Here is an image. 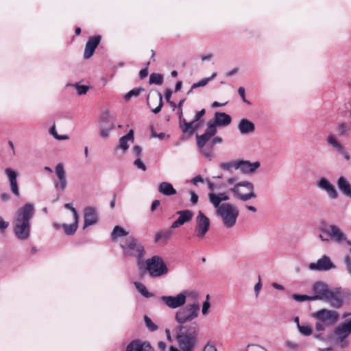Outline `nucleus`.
Here are the masks:
<instances>
[{"instance_id": "obj_1", "label": "nucleus", "mask_w": 351, "mask_h": 351, "mask_svg": "<svg viewBox=\"0 0 351 351\" xmlns=\"http://www.w3.org/2000/svg\"><path fill=\"white\" fill-rule=\"evenodd\" d=\"M34 213L35 207L32 203H25L15 212L12 219V229L19 240L27 241L30 237L32 219Z\"/></svg>"}, {"instance_id": "obj_2", "label": "nucleus", "mask_w": 351, "mask_h": 351, "mask_svg": "<svg viewBox=\"0 0 351 351\" xmlns=\"http://www.w3.org/2000/svg\"><path fill=\"white\" fill-rule=\"evenodd\" d=\"M311 300H324L335 308H339L343 305V297L341 288L332 289L323 282H316L312 286Z\"/></svg>"}, {"instance_id": "obj_3", "label": "nucleus", "mask_w": 351, "mask_h": 351, "mask_svg": "<svg viewBox=\"0 0 351 351\" xmlns=\"http://www.w3.org/2000/svg\"><path fill=\"white\" fill-rule=\"evenodd\" d=\"M311 316L315 320L314 338L321 341L324 340V332L335 325L340 317L337 311L328 308H321L313 312Z\"/></svg>"}, {"instance_id": "obj_4", "label": "nucleus", "mask_w": 351, "mask_h": 351, "mask_svg": "<svg viewBox=\"0 0 351 351\" xmlns=\"http://www.w3.org/2000/svg\"><path fill=\"white\" fill-rule=\"evenodd\" d=\"M187 298L196 300L199 298V293L195 290H184L176 295L162 296L160 299L167 307L176 309L182 308L186 303Z\"/></svg>"}, {"instance_id": "obj_5", "label": "nucleus", "mask_w": 351, "mask_h": 351, "mask_svg": "<svg viewBox=\"0 0 351 351\" xmlns=\"http://www.w3.org/2000/svg\"><path fill=\"white\" fill-rule=\"evenodd\" d=\"M198 331H186L180 332L176 337L179 348L170 346L169 351H193L197 343Z\"/></svg>"}, {"instance_id": "obj_6", "label": "nucleus", "mask_w": 351, "mask_h": 351, "mask_svg": "<svg viewBox=\"0 0 351 351\" xmlns=\"http://www.w3.org/2000/svg\"><path fill=\"white\" fill-rule=\"evenodd\" d=\"M119 244L125 256H134L137 258L138 265L142 263L145 253L144 247L138 243L132 236L120 240Z\"/></svg>"}, {"instance_id": "obj_7", "label": "nucleus", "mask_w": 351, "mask_h": 351, "mask_svg": "<svg viewBox=\"0 0 351 351\" xmlns=\"http://www.w3.org/2000/svg\"><path fill=\"white\" fill-rule=\"evenodd\" d=\"M217 214L220 217L223 225L226 228H232L237 223L239 211L237 206L225 203L217 209Z\"/></svg>"}, {"instance_id": "obj_8", "label": "nucleus", "mask_w": 351, "mask_h": 351, "mask_svg": "<svg viewBox=\"0 0 351 351\" xmlns=\"http://www.w3.org/2000/svg\"><path fill=\"white\" fill-rule=\"evenodd\" d=\"M230 191L233 193L234 197L243 202L256 197L254 184L247 180L236 183L230 189Z\"/></svg>"}, {"instance_id": "obj_9", "label": "nucleus", "mask_w": 351, "mask_h": 351, "mask_svg": "<svg viewBox=\"0 0 351 351\" xmlns=\"http://www.w3.org/2000/svg\"><path fill=\"white\" fill-rule=\"evenodd\" d=\"M199 305L197 302L188 304L179 308L175 313V320L179 324H184L198 317Z\"/></svg>"}, {"instance_id": "obj_10", "label": "nucleus", "mask_w": 351, "mask_h": 351, "mask_svg": "<svg viewBox=\"0 0 351 351\" xmlns=\"http://www.w3.org/2000/svg\"><path fill=\"white\" fill-rule=\"evenodd\" d=\"M146 270L152 278H158L168 274L169 269L162 257L154 256L145 261Z\"/></svg>"}, {"instance_id": "obj_11", "label": "nucleus", "mask_w": 351, "mask_h": 351, "mask_svg": "<svg viewBox=\"0 0 351 351\" xmlns=\"http://www.w3.org/2000/svg\"><path fill=\"white\" fill-rule=\"evenodd\" d=\"M333 333L338 345L341 348L348 347L349 345L348 337L351 335V317L336 326Z\"/></svg>"}, {"instance_id": "obj_12", "label": "nucleus", "mask_w": 351, "mask_h": 351, "mask_svg": "<svg viewBox=\"0 0 351 351\" xmlns=\"http://www.w3.org/2000/svg\"><path fill=\"white\" fill-rule=\"evenodd\" d=\"M210 228V219L201 211L195 217V233L196 236L202 239L205 237Z\"/></svg>"}, {"instance_id": "obj_13", "label": "nucleus", "mask_w": 351, "mask_h": 351, "mask_svg": "<svg viewBox=\"0 0 351 351\" xmlns=\"http://www.w3.org/2000/svg\"><path fill=\"white\" fill-rule=\"evenodd\" d=\"M205 132L201 135H197V145L199 149L200 154L208 160L210 161L214 158V154L212 147H206V143L210 139Z\"/></svg>"}, {"instance_id": "obj_14", "label": "nucleus", "mask_w": 351, "mask_h": 351, "mask_svg": "<svg viewBox=\"0 0 351 351\" xmlns=\"http://www.w3.org/2000/svg\"><path fill=\"white\" fill-rule=\"evenodd\" d=\"M322 232L328 235L330 239L335 241L338 243L346 242L348 245H351V242L347 241L346 234L337 226L330 225L328 229L322 230Z\"/></svg>"}, {"instance_id": "obj_15", "label": "nucleus", "mask_w": 351, "mask_h": 351, "mask_svg": "<svg viewBox=\"0 0 351 351\" xmlns=\"http://www.w3.org/2000/svg\"><path fill=\"white\" fill-rule=\"evenodd\" d=\"M335 267V265L326 255L322 256L315 263H311L308 265V268L313 271H329Z\"/></svg>"}, {"instance_id": "obj_16", "label": "nucleus", "mask_w": 351, "mask_h": 351, "mask_svg": "<svg viewBox=\"0 0 351 351\" xmlns=\"http://www.w3.org/2000/svg\"><path fill=\"white\" fill-rule=\"evenodd\" d=\"M55 173L58 179V181L55 183V188L60 191H64L66 188L67 181L62 163H58L55 167Z\"/></svg>"}, {"instance_id": "obj_17", "label": "nucleus", "mask_w": 351, "mask_h": 351, "mask_svg": "<svg viewBox=\"0 0 351 351\" xmlns=\"http://www.w3.org/2000/svg\"><path fill=\"white\" fill-rule=\"evenodd\" d=\"M261 166V162L255 161L251 162L249 160H238L237 169H239L243 174H252L258 169Z\"/></svg>"}, {"instance_id": "obj_18", "label": "nucleus", "mask_w": 351, "mask_h": 351, "mask_svg": "<svg viewBox=\"0 0 351 351\" xmlns=\"http://www.w3.org/2000/svg\"><path fill=\"white\" fill-rule=\"evenodd\" d=\"M208 199L209 202L216 208L221 206L220 204L223 202H226L230 199V196L228 192L224 191L221 193L212 192L208 194Z\"/></svg>"}, {"instance_id": "obj_19", "label": "nucleus", "mask_w": 351, "mask_h": 351, "mask_svg": "<svg viewBox=\"0 0 351 351\" xmlns=\"http://www.w3.org/2000/svg\"><path fill=\"white\" fill-rule=\"evenodd\" d=\"M5 173L9 180L11 191L13 193L14 195L19 197L20 193L17 182V173L14 169H12L10 168H6L5 169Z\"/></svg>"}, {"instance_id": "obj_20", "label": "nucleus", "mask_w": 351, "mask_h": 351, "mask_svg": "<svg viewBox=\"0 0 351 351\" xmlns=\"http://www.w3.org/2000/svg\"><path fill=\"white\" fill-rule=\"evenodd\" d=\"M317 185L318 188L325 191L331 199H335L338 197V193L335 186L326 178H320Z\"/></svg>"}, {"instance_id": "obj_21", "label": "nucleus", "mask_w": 351, "mask_h": 351, "mask_svg": "<svg viewBox=\"0 0 351 351\" xmlns=\"http://www.w3.org/2000/svg\"><path fill=\"white\" fill-rule=\"evenodd\" d=\"M126 351H153V348L149 343L135 339L126 346Z\"/></svg>"}, {"instance_id": "obj_22", "label": "nucleus", "mask_w": 351, "mask_h": 351, "mask_svg": "<svg viewBox=\"0 0 351 351\" xmlns=\"http://www.w3.org/2000/svg\"><path fill=\"white\" fill-rule=\"evenodd\" d=\"M148 105L154 114H158L163 106L162 95L160 93L152 95L148 98Z\"/></svg>"}, {"instance_id": "obj_23", "label": "nucleus", "mask_w": 351, "mask_h": 351, "mask_svg": "<svg viewBox=\"0 0 351 351\" xmlns=\"http://www.w3.org/2000/svg\"><path fill=\"white\" fill-rule=\"evenodd\" d=\"M100 40L101 37L99 36H95L88 38L84 49V58L88 59L93 55L95 49L100 43Z\"/></svg>"}, {"instance_id": "obj_24", "label": "nucleus", "mask_w": 351, "mask_h": 351, "mask_svg": "<svg viewBox=\"0 0 351 351\" xmlns=\"http://www.w3.org/2000/svg\"><path fill=\"white\" fill-rule=\"evenodd\" d=\"M134 131L133 130H130L127 134L121 136L119 138V145L117 146L116 149H119L121 150L123 154H125L128 151L130 145L134 143Z\"/></svg>"}, {"instance_id": "obj_25", "label": "nucleus", "mask_w": 351, "mask_h": 351, "mask_svg": "<svg viewBox=\"0 0 351 351\" xmlns=\"http://www.w3.org/2000/svg\"><path fill=\"white\" fill-rule=\"evenodd\" d=\"M177 214L179 215L178 218L171 224V228L175 229L178 228L185 223L191 221L193 218V213L189 210L178 211Z\"/></svg>"}, {"instance_id": "obj_26", "label": "nucleus", "mask_w": 351, "mask_h": 351, "mask_svg": "<svg viewBox=\"0 0 351 351\" xmlns=\"http://www.w3.org/2000/svg\"><path fill=\"white\" fill-rule=\"evenodd\" d=\"M231 121L232 118L229 114L221 112H216L213 119V122L219 127L227 126L231 123Z\"/></svg>"}, {"instance_id": "obj_27", "label": "nucleus", "mask_w": 351, "mask_h": 351, "mask_svg": "<svg viewBox=\"0 0 351 351\" xmlns=\"http://www.w3.org/2000/svg\"><path fill=\"white\" fill-rule=\"evenodd\" d=\"M237 128L241 134H247L255 131V125L252 121L244 118L239 121Z\"/></svg>"}, {"instance_id": "obj_28", "label": "nucleus", "mask_w": 351, "mask_h": 351, "mask_svg": "<svg viewBox=\"0 0 351 351\" xmlns=\"http://www.w3.org/2000/svg\"><path fill=\"white\" fill-rule=\"evenodd\" d=\"M84 218V229L89 226L95 224L97 222V215L95 210L91 207H88L85 208Z\"/></svg>"}, {"instance_id": "obj_29", "label": "nucleus", "mask_w": 351, "mask_h": 351, "mask_svg": "<svg viewBox=\"0 0 351 351\" xmlns=\"http://www.w3.org/2000/svg\"><path fill=\"white\" fill-rule=\"evenodd\" d=\"M158 192L165 196H172L176 194L177 191L173 185L168 182H162L158 186Z\"/></svg>"}, {"instance_id": "obj_30", "label": "nucleus", "mask_w": 351, "mask_h": 351, "mask_svg": "<svg viewBox=\"0 0 351 351\" xmlns=\"http://www.w3.org/2000/svg\"><path fill=\"white\" fill-rule=\"evenodd\" d=\"M337 186L343 195L351 198V186L346 178L340 177L337 180Z\"/></svg>"}, {"instance_id": "obj_31", "label": "nucleus", "mask_w": 351, "mask_h": 351, "mask_svg": "<svg viewBox=\"0 0 351 351\" xmlns=\"http://www.w3.org/2000/svg\"><path fill=\"white\" fill-rule=\"evenodd\" d=\"M130 236L129 232L119 226H115L111 233L112 239L114 241H120Z\"/></svg>"}, {"instance_id": "obj_32", "label": "nucleus", "mask_w": 351, "mask_h": 351, "mask_svg": "<svg viewBox=\"0 0 351 351\" xmlns=\"http://www.w3.org/2000/svg\"><path fill=\"white\" fill-rule=\"evenodd\" d=\"M78 226V217L73 218V222L71 224L62 223L61 227L63 228L64 233L67 235L73 234Z\"/></svg>"}, {"instance_id": "obj_33", "label": "nucleus", "mask_w": 351, "mask_h": 351, "mask_svg": "<svg viewBox=\"0 0 351 351\" xmlns=\"http://www.w3.org/2000/svg\"><path fill=\"white\" fill-rule=\"evenodd\" d=\"M327 143L329 145L335 149L341 154L344 153V148L341 144L337 141L335 136L332 134L328 135L326 138Z\"/></svg>"}, {"instance_id": "obj_34", "label": "nucleus", "mask_w": 351, "mask_h": 351, "mask_svg": "<svg viewBox=\"0 0 351 351\" xmlns=\"http://www.w3.org/2000/svg\"><path fill=\"white\" fill-rule=\"evenodd\" d=\"M194 121L187 123L184 119H180V128L184 133L193 134L194 131Z\"/></svg>"}, {"instance_id": "obj_35", "label": "nucleus", "mask_w": 351, "mask_h": 351, "mask_svg": "<svg viewBox=\"0 0 351 351\" xmlns=\"http://www.w3.org/2000/svg\"><path fill=\"white\" fill-rule=\"evenodd\" d=\"M298 330L301 335L305 337L311 335L313 332L312 326L307 322L301 323V326L298 328Z\"/></svg>"}, {"instance_id": "obj_36", "label": "nucleus", "mask_w": 351, "mask_h": 351, "mask_svg": "<svg viewBox=\"0 0 351 351\" xmlns=\"http://www.w3.org/2000/svg\"><path fill=\"white\" fill-rule=\"evenodd\" d=\"M137 291L145 298H149L153 296L152 293H150L146 287L141 282H134V283Z\"/></svg>"}, {"instance_id": "obj_37", "label": "nucleus", "mask_w": 351, "mask_h": 351, "mask_svg": "<svg viewBox=\"0 0 351 351\" xmlns=\"http://www.w3.org/2000/svg\"><path fill=\"white\" fill-rule=\"evenodd\" d=\"M49 134L53 136V137L58 141H65L69 140V136L66 134L64 135H59L58 134V132L56 130V126L53 125L50 129H49Z\"/></svg>"}, {"instance_id": "obj_38", "label": "nucleus", "mask_w": 351, "mask_h": 351, "mask_svg": "<svg viewBox=\"0 0 351 351\" xmlns=\"http://www.w3.org/2000/svg\"><path fill=\"white\" fill-rule=\"evenodd\" d=\"M163 82V76L160 73H152L149 76V83L160 85Z\"/></svg>"}, {"instance_id": "obj_39", "label": "nucleus", "mask_w": 351, "mask_h": 351, "mask_svg": "<svg viewBox=\"0 0 351 351\" xmlns=\"http://www.w3.org/2000/svg\"><path fill=\"white\" fill-rule=\"evenodd\" d=\"M217 126L213 121H209L207 124V128L205 133L210 137L214 136L217 132Z\"/></svg>"}, {"instance_id": "obj_40", "label": "nucleus", "mask_w": 351, "mask_h": 351, "mask_svg": "<svg viewBox=\"0 0 351 351\" xmlns=\"http://www.w3.org/2000/svg\"><path fill=\"white\" fill-rule=\"evenodd\" d=\"M171 232L169 231H160L158 232L155 236V242H159L160 241H167L169 239Z\"/></svg>"}, {"instance_id": "obj_41", "label": "nucleus", "mask_w": 351, "mask_h": 351, "mask_svg": "<svg viewBox=\"0 0 351 351\" xmlns=\"http://www.w3.org/2000/svg\"><path fill=\"white\" fill-rule=\"evenodd\" d=\"M143 90L142 88H134L130 90L124 95V99L125 101H129L132 97H136L139 95L141 92Z\"/></svg>"}, {"instance_id": "obj_42", "label": "nucleus", "mask_w": 351, "mask_h": 351, "mask_svg": "<svg viewBox=\"0 0 351 351\" xmlns=\"http://www.w3.org/2000/svg\"><path fill=\"white\" fill-rule=\"evenodd\" d=\"M144 322L149 330L154 332L158 330V326L154 324L148 316L146 315L144 317Z\"/></svg>"}, {"instance_id": "obj_43", "label": "nucleus", "mask_w": 351, "mask_h": 351, "mask_svg": "<svg viewBox=\"0 0 351 351\" xmlns=\"http://www.w3.org/2000/svg\"><path fill=\"white\" fill-rule=\"evenodd\" d=\"M237 164H238V160L231 161V162L221 163L219 167L221 169H222L223 170L230 171L233 168L237 169Z\"/></svg>"}, {"instance_id": "obj_44", "label": "nucleus", "mask_w": 351, "mask_h": 351, "mask_svg": "<svg viewBox=\"0 0 351 351\" xmlns=\"http://www.w3.org/2000/svg\"><path fill=\"white\" fill-rule=\"evenodd\" d=\"M209 82H210V79H207V77H206V78L202 79L201 80H199V82H197L196 83H194L192 85L191 88L188 92V93H190L193 90V89L206 86Z\"/></svg>"}, {"instance_id": "obj_45", "label": "nucleus", "mask_w": 351, "mask_h": 351, "mask_svg": "<svg viewBox=\"0 0 351 351\" xmlns=\"http://www.w3.org/2000/svg\"><path fill=\"white\" fill-rule=\"evenodd\" d=\"M142 154V148L139 145H134L131 149V154L134 158H140Z\"/></svg>"}, {"instance_id": "obj_46", "label": "nucleus", "mask_w": 351, "mask_h": 351, "mask_svg": "<svg viewBox=\"0 0 351 351\" xmlns=\"http://www.w3.org/2000/svg\"><path fill=\"white\" fill-rule=\"evenodd\" d=\"M210 301L205 300L202 305V313L203 315H206L209 313V310L210 308Z\"/></svg>"}, {"instance_id": "obj_47", "label": "nucleus", "mask_w": 351, "mask_h": 351, "mask_svg": "<svg viewBox=\"0 0 351 351\" xmlns=\"http://www.w3.org/2000/svg\"><path fill=\"white\" fill-rule=\"evenodd\" d=\"M293 298L298 302H303V301H306V300L312 301L311 299V295L295 294L293 295Z\"/></svg>"}, {"instance_id": "obj_48", "label": "nucleus", "mask_w": 351, "mask_h": 351, "mask_svg": "<svg viewBox=\"0 0 351 351\" xmlns=\"http://www.w3.org/2000/svg\"><path fill=\"white\" fill-rule=\"evenodd\" d=\"M88 90V86L86 85H76V90L79 95H85Z\"/></svg>"}, {"instance_id": "obj_49", "label": "nucleus", "mask_w": 351, "mask_h": 351, "mask_svg": "<svg viewBox=\"0 0 351 351\" xmlns=\"http://www.w3.org/2000/svg\"><path fill=\"white\" fill-rule=\"evenodd\" d=\"M64 208L66 209H69L72 213V217L73 218H77L78 215L77 213L76 209L73 206L72 204L71 203H66L64 204Z\"/></svg>"}, {"instance_id": "obj_50", "label": "nucleus", "mask_w": 351, "mask_h": 351, "mask_svg": "<svg viewBox=\"0 0 351 351\" xmlns=\"http://www.w3.org/2000/svg\"><path fill=\"white\" fill-rule=\"evenodd\" d=\"M134 165L138 168L139 169H141L142 171L146 170V167L142 160L140 158H136Z\"/></svg>"}, {"instance_id": "obj_51", "label": "nucleus", "mask_w": 351, "mask_h": 351, "mask_svg": "<svg viewBox=\"0 0 351 351\" xmlns=\"http://www.w3.org/2000/svg\"><path fill=\"white\" fill-rule=\"evenodd\" d=\"M338 130L340 133V135H343L346 133L348 132V125H346V123H342L341 124L339 125L338 126Z\"/></svg>"}, {"instance_id": "obj_52", "label": "nucleus", "mask_w": 351, "mask_h": 351, "mask_svg": "<svg viewBox=\"0 0 351 351\" xmlns=\"http://www.w3.org/2000/svg\"><path fill=\"white\" fill-rule=\"evenodd\" d=\"M112 130V128H103L101 131H100V136L103 138H106L109 136L111 131Z\"/></svg>"}, {"instance_id": "obj_53", "label": "nucleus", "mask_w": 351, "mask_h": 351, "mask_svg": "<svg viewBox=\"0 0 351 351\" xmlns=\"http://www.w3.org/2000/svg\"><path fill=\"white\" fill-rule=\"evenodd\" d=\"M345 264L348 274L351 276V258L346 256L344 258Z\"/></svg>"}, {"instance_id": "obj_54", "label": "nucleus", "mask_w": 351, "mask_h": 351, "mask_svg": "<svg viewBox=\"0 0 351 351\" xmlns=\"http://www.w3.org/2000/svg\"><path fill=\"white\" fill-rule=\"evenodd\" d=\"M191 198L190 202L192 204H196L199 199V196L195 191H191L190 192Z\"/></svg>"}, {"instance_id": "obj_55", "label": "nucleus", "mask_w": 351, "mask_h": 351, "mask_svg": "<svg viewBox=\"0 0 351 351\" xmlns=\"http://www.w3.org/2000/svg\"><path fill=\"white\" fill-rule=\"evenodd\" d=\"M202 351H217V348L213 344L208 342L203 348Z\"/></svg>"}, {"instance_id": "obj_56", "label": "nucleus", "mask_w": 351, "mask_h": 351, "mask_svg": "<svg viewBox=\"0 0 351 351\" xmlns=\"http://www.w3.org/2000/svg\"><path fill=\"white\" fill-rule=\"evenodd\" d=\"M247 351H267L265 348L260 346L252 345L247 347Z\"/></svg>"}, {"instance_id": "obj_57", "label": "nucleus", "mask_w": 351, "mask_h": 351, "mask_svg": "<svg viewBox=\"0 0 351 351\" xmlns=\"http://www.w3.org/2000/svg\"><path fill=\"white\" fill-rule=\"evenodd\" d=\"M261 288H262V282H261V277H258V282L254 286V293H255V295L256 297L259 295Z\"/></svg>"}, {"instance_id": "obj_58", "label": "nucleus", "mask_w": 351, "mask_h": 351, "mask_svg": "<svg viewBox=\"0 0 351 351\" xmlns=\"http://www.w3.org/2000/svg\"><path fill=\"white\" fill-rule=\"evenodd\" d=\"M238 93L241 97L243 102L250 104V102L245 99V88L243 87H239L238 89Z\"/></svg>"}, {"instance_id": "obj_59", "label": "nucleus", "mask_w": 351, "mask_h": 351, "mask_svg": "<svg viewBox=\"0 0 351 351\" xmlns=\"http://www.w3.org/2000/svg\"><path fill=\"white\" fill-rule=\"evenodd\" d=\"M204 182V178L201 176H195L191 180V183L195 186H197L199 183H203Z\"/></svg>"}, {"instance_id": "obj_60", "label": "nucleus", "mask_w": 351, "mask_h": 351, "mask_svg": "<svg viewBox=\"0 0 351 351\" xmlns=\"http://www.w3.org/2000/svg\"><path fill=\"white\" fill-rule=\"evenodd\" d=\"M9 226V223L3 220V219L0 216V230H4L7 229Z\"/></svg>"}, {"instance_id": "obj_61", "label": "nucleus", "mask_w": 351, "mask_h": 351, "mask_svg": "<svg viewBox=\"0 0 351 351\" xmlns=\"http://www.w3.org/2000/svg\"><path fill=\"white\" fill-rule=\"evenodd\" d=\"M206 183L208 186L210 193L215 192L216 185L212 182L209 179L206 180Z\"/></svg>"}, {"instance_id": "obj_62", "label": "nucleus", "mask_w": 351, "mask_h": 351, "mask_svg": "<svg viewBox=\"0 0 351 351\" xmlns=\"http://www.w3.org/2000/svg\"><path fill=\"white\" fill-rule=\"evenodd\" d=\"M171 97V90H167L165 92V99H166V100H167L168 102H169V103H170V104H171L173 107H176V104L170 101Z\"/></svg>"}, {"instance_id": "obj_63", "label": "nucleus", "mask_w": 351, "mask_h": 351, "mask_svg": "<svg viewBox=\"0 0 351 351\" xmlns=\"http://www.w3.org/2000/svg\"><path fill=\"white\" fill-rule=\"evenodd\" d=\"M222 142V138L219 136H215L214 137L211 141V145L210 147H212L213 148V146L217 144H220Z\"/></svg>"}, {"instance_id": "obj_64", "label": "nucleus", "mask_w": 351, "mask_h": 351, "mask_svg": "<svg viewBox=\"0 0 351 351\" xmlns=\"http://www.w3.org/2000/svg\"><path fill=\"white\" fill-rule=\"evenodd\" d=\"M205 114V110L202 109V110L197 112L195 114V118L193 120L195 123L200 119Z\"/></svg>"}]
</instances>
